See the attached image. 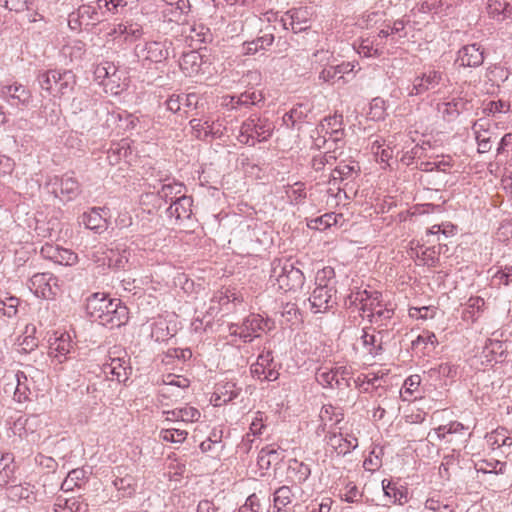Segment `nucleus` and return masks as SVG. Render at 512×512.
<instances>
[{
    "mask_svg": "<svg viewBox=\"0 0 512 512\" xmlns=\"http://www.w3.org/2000/svg\"><path fill=\"white\" fill-rule=\"evenodd\" d=\"M114 316L108 319H105L103 322V326H108L112 328H119L125 325L129 319L128 308L121 303V300L115 302L114 305Z\"/></svg>",
    "mask_w": 512,
    "mask_h": 512,
    "instance_id": "obj_30",
    "label": "nucleus"
},
{
    "mask_svg": "<svg viewBox=\"0 0 512 512\" xmlns=\"http://www.w3.org/2000/svg\"><path fill=\"white\" fill-rule=\"evenodd\" d=\"M328 445L337 451L338 454H347L358 446L356 437L343 438L341 435L332 433L328 436Z\"/></svg>",
    "mask_w": 512,
    "mask_h": 512,
    "instance_id": "obj_21",
    "label": "nucleus"
},
{
    "mask_svg": "<svg viewBox=\"0 0 512 512\" xmlns=\"http://www.w3.org/2000/svg\"><path fill=\"white\" fill-rule=\"evenodd\" d=\"M343 117L342 115H333L325 117L317 127L318 134L327 135L330 131L336 130L342 127Z\"/></svg>",
    "mask_w": 512,
    "mask_h": 512,
    "instance_id": "obj_45",
    "label": "nucleus"
},
{
    "mask_svg": "<svg viewBox=\"0 0 512 512\" xmlns=\"http://www.w3.org/2000/svg\"><path fill=\"white\" fill-rule=\"evenodd\" d=\"M0 98L10 107L17 110H24L32 102V94L30 90L17 82L1 86Z\"/></svg>",
    "mask_w": 512,
    "mask_h": 512,
    "instance_id": "obj_5",
    "label": "nucleus"
},
{
    "mask_svg": "<svg viewBox=\"0 0 512 512\" xmlns=\"http://www.w3.org/2000/svg\"><path fill=\"white\" fill-rule=\"evenodd\" d=\"M364 294H366V290H359L357 292L350 293L345 298L344 305L347 308H352L353 306L360 307L363 301H367V298H364Z\"/></svg>",
    "mask_w": 512,
    "mask_h": 512,
    "instance_id": "obj_61",
    "label": "nucleus"
},
{
    "mask_svg": "<svg viewBox=\"0 0 512 512\" xmlns=\"http://www.w3.org/2000/svg\"><path fill=\"white\" fill-rule=\"evenodd\" d=\"M450 80L442 71L431 69L417 76L409 91V96L423 95L428 91L439 92L441 87H447Z\"/></svg>",
    "mask_w": 512,
    "mask_h": 512,
    "instance_id": "obj_3",
    "label": "nucleus"
},
{
    "mask_svg": "<svg viewBox=\"0 0 512 512\" xmlns=\"http://www.w3.org/2000/svg\"><path fill=\"white\" fill-rule=\"evenodd\" d=\"M35 331L36 328L32 326L31 333L24 336L22 341L19 342V352L27 354L34 351L38 347V340L33 336Z\"/></svg>",
    "mask_w": 512,
    "mask_h": 512,
    "instance_id": "obj_57",
    "label": "nucleus"
},
{
    "mask_svg": "<svg viewBox=\"0 0 512 512\" xmlns=\"http://www.w3.org/2000/svg\"><path fill=\"white\" fill-rule=\"evenodd\" d=\"M72 348L73 345L70 335L62 333L59 337H56L53 342H50L48 355L57 359L59 363H62L67 359V355Z\"/></svg>",
    "mask_w": 512,
    "mask_h": 512,
    "instance_id": "obj_18",
    "label": "nucleus"
},
{
    "mask_svg": "<svg viewBox=\"0 0 512 512\" xmlns=\"http://www.w3.org/2000/svg\"><path fill=\"white\" fill-rule=\"evenodd\" d=\"M248 510L251 512H262L261 504L256 494H252L247 498L245 504L241 507L240 512H246Z\"/></svg>",
    "mask_w": 512,
    "mask_h": 512,
    "instance_id": "obj_63",
    "label": "nucleus"
},
{
    "mask_svg": "<svg viewBox=\"0 0 512 512\" xmlns=\"http://www.w3.org/2000/svg\"><path fill=\"white\" fill-rule=\"evenodd\" d=\"M271 322L259 314H250L241 324H231L229 330L231 335H238L244 342H250L253 338L259 337V332L270 330Z\"/></svg>",
    "mask_w": 512,
    "mask_h": 512,
    "instance_id": "obj_4",
    "label": "nucleus"
},
{
    "mask_svg": "<svg viewBox=\"0 0 512 512\" xmlns=\"http://www.w3.org/2000/svg\"><path fill=\"white\" fill-rule=\"evenodd\" d=\"M275 40L274 34L272 32H264L262 35H259L257 38L253 39L255 43H257V47L259 51L267 50Z\"/></svg>",
    "mask_w": 512,
    "mask_h": 512,
    "instance_id": "obj_62",
    "label": "nucleus"
},
{
    "mask_svg": "<svg viewBox=\"0 0 512 512\" xmlns=\"http://www.w3.org/2000/svg\"><path fill=\"white\" fill-rule=\"evenodd\" d=\"M0 4L10 11L19 13L30 10L33 0H0Z\"/></svg>",
    "mask_w": 512,
    "mask_h": 512,
    "instance_id": "obj_53",
    "label": "nucleus"
},
{
    "mask_svg": "<svg viewBox=\"0 0 512 512\" xmlns=\"http://www.w3.org/2000/svg\"><path fill=\"white\" fill-rule=\"evenodd\" d=\"M56 509L55 512H86L87 504L79 501L76 498L70 499H57V503L55 504Z\"/></svg>",
    "mask_w": 512,
    "mask_h": 512,
    "instance_id": "obj_37",
    "label": "nucleus"
},
{
    "mask_svg": "<svg viewBox=\"0 0 512 512\" xmlns=\"http://www.w3.org/2000/svg\"><path fill=\"white\" fill-rule=\"evenodd\" d=\"M132 368L126 365V361L121 358L111 359V363L105 366V372L116 377L118 382L125 383L129 379Z\"/></svg>",
    "mask_w": 512,
    "mask_h": 512,
    "instance_id": "obj_22",
    "label": "nucleus"
},
{
    "mask_svg": "<svg viewBox=\"0 0 512 512\" xmlns=\"http://www.w3.org/2000/svg\"><path fill=\"white\" fill-rule=\"evenodd\" d=\"M272 351H263L257 361L251 365L250 373L252 377L260 381H275L279 377V372L275 369Z\"/></svg>",
    "mask_w": 512,
    "mask_h": 512,
    "instance_id": "obj_7",
    "label": "nucleus"
},
{
    "mask_svg": "<svg viewBox=\"0 0 512 512\" xmlns=\"http://www.w3.org/2000/svg\"><path fill=\"white\" fill-rule=\"evenodd\" d=\"M335 278V271L327 266L319 270L316 274V283L318 286L329 285V282Z\"/></svg>",
    "mask_w": 512,
    "mask_h": 512,
    "instance_id": "obj_60",
    "label": "nucleus"
},
{
    "mask_svg": "<svg viewBox=\"0 0 512 512\" xmlns=\"http://www.w3.org/2000/svg\"><path fill=\"white\" fill-rule=\"evenodd\" d=\"M20 303V299L15 296H9L5 299H0V310L3 315L12 318L18 312V306Z\"/></svg>",
    "mask_w": 512,
    "mask_h": 512,
    "instance_id": "obj_52",
    "label": "nucleus"
},
{
    "mask_svg": "<svg viewBox=\"0 0 512 512\" xmlns=\"http://www.w3.org/2000/svg\"><path fill=\"white\" fill-rule=\"evenodd\" d=\"M354 69V65L350 62L341 63L338 65L329 64L324 67L319 74V79L325 82L335 81V79H341L343 74L350 73Z\"/></svg>",
    "mask_w": 512,
    "mask_h": 512,
    "instance_id": "obj_20",
    "label": "nucleus"
},
{
    "mask_svg": "<svg viewBox=\"0 0 512 512\" xmlns=\"http://www.w3.org/2000/svg\"><path fill=\"white\" fill-rule=\"evenodd\" d=\"M290 17V26L294 33H298L308 29V11L307 8L292 9L287 13Z\"/></svg>",
    "mask_w": 512,
    "mask_h": 512,
    "instance_id": "obj_28",
    "label": "nucleus"
},
{
    "mask_svg": "<svg viewBox=\"0 0 512 512\" xmlns=\"http://www.w3.org/2000/svg\"><path fill=\"white\" fill-rule=\"evenodd\" d=\"M393 314V309L382 308L381 306L378 309H376L375 312H372V314H367V318L371 323H375L381 326L383 325L384 321L391 319Z\"/></svg>",
    "mask_w": 512,
    "mask_h": 512,
    "instance_id": "obj_56",
    "label": "nucleus"
},
{
    "mask_svg": "<svg viewBox=\"0 0 512 512\" xmlns=\"http://www.w3.org/2000/svg\"><path fill=\"white\" fill-rule=\"evenodd\" d=\"M484 59V50L477 43L465 45L458 51L457 61L463 67H479Z\"/></svg>",
    "mask_w": 512,
    "mask_h": 512,
    "instance_id": "obj_13",
    "label": "nucleus"
},
{
    "mask_svg": "<svg viewBox=\"0 0 512 512\" xmlns=\"http://www.w3.org/2000/svg\"><path fill=\"white\" fill-rule=\"evenodd\" d=\"M468 102L462 98H454L451 101L445 103V109L443 110V116L449 119H454L460 115L461 112L466 110Z\"/></svg>",
    "mask_w": 512,
    "mask_h": 512,
    "instance_id": "obj_43",
    "label": "nucleus"
},
{
    "mask_svg": "<svg viewBox=\"0 0 512 512\" xmlns=\"http://www.w3.org/2000/svg\"><path fill=\"white\" fill-rule=\"evenodd\" d=\"M357 53L366 58H378L383 54V47L377 41V37H368L361 40L357 48Z\"/></svg>",
    "mask_w": 512,
    "mask_h": 512,
    "instance_id": "obj_26",
    "label": "nucleus"
},
{
    "mask_svg": "<svg viewBox=\"0 0 512 512\" xmlns=\"http://www.w3.org/2000/svg\"><path fill=\"white\" fill-rule=\"evenodd\" d=\"M46 185L56 197H64L66 201L74 200L81 192L78 180L69 175L53 176L49 178Z\"/></svg>",
    "mask_w": 512,
    "mask_h": 512,
    "instance_id": "obj_6",
    "label": "nucleus"
},
{
    "mask_svg": "<svg viewBox=\"0 0 512 512\" xmlns=\"http://www.w3.org/2000/svg\"><path fill=\"white\" fill-rule=\"evenodd\" d=\"M381 297L382 294L378 291L368 292L366 290L364 298H367V301H363L359 307V310L363 312V317H367V314H372V312L381 307Z\"/></svg>",
    "mask_w": 512,
    "mask_h": 512,
    "instance_id": "obj_39",
    "label": "nucleus"
},
{
    "mask_svg": "<svg viewBox=\"0 0 512 512\" xmlns=\"http://www.w3.org/2000/svg\"><path fill=\"white\" fill-rule=\"evenodd\" d=\"M385 115V101L380 97L373 98L372 101L370 102V108L368 113L369 118L374 121H379L383 120L385 118Z\"/></svg>",
    "mask_w": 512,
    "mask_h": 512,
    "instance_id": "obj_48",
    "label": "nucleus"
},
{
    "mask_svg": "<svg viewBox=\"0 0 512 512\" xmlns=\"http://www.w3.org/2000/svg\"><path fill=\"white\" fill-rule=\"evenodd\" d=\"M189 37L192 41H197L199 43H208L212 41L213 35L211 33L210 28L204 26L203 24L193 25L190 28Z\"/></svg>",
    "mask_w": 512,
    "mask_h": 512,
    "instance_id": "obj_44",
    "label": "nucleus"
},
{
    "mask_svg": "<svg viewBox=\"0 0 512 512\" xmlns=\"http://www.w3.org/2000/svg\"><path fill=\"white\" fill-rule=\"evenodd\" d=\"M478 127L482 128V125L478 124L477 122L474 123L473 129L475 130L476 134V141L478 144V152L479 153H487L491 150V138L489 136H485V134L481 133V131L478 129Z\"/></svg>",
    "mask_w": 512,
    "mask_h": 512,
    "instance_id": "obj_54",
    "label": "nucleus"
},
{
    "mask_svg": "<svg viewBox=\"0 0 512 512\" xmlns=\"http://www.w3.org/2000/svg\"><path fill=\"white\" fill-rule=\"evenodd\" d=\"M293 492L289 486L283 485L273 493V510L280 512L292 502Z\"/></svg>",
    "mask_w": 512,
    "mask_h": 512,
    "instance_id": "obj_34",
    "label": "nucleus"
},
{
    "mask_svg": "<svg viewBox=\"0 0 512 512\" xmlns=\"http://www.w3.org/2000/svg\"><path fill=\"white\" fill-rule=\"evenodd\" d=\"M57 282L50 273H35L29 280V288L36 296L48 299L56 295Z\"/></svg>",
    "mask_w": 512,
    "mask_h": 512,
    "instance_id": "obj_8",
    "label": "nucleus"
},
{
    "mask_svg": "<svg viewBox=\"0 0 512 512\" xmlns=\"http://www.w3.org/2000/svg\"><path fill=\"white\" fill-rule=\"evenodd\" d=\"M207 63L205 56L199 50L183 53L180 60L181 70L188 76H195L202 70V65Z\"/></svg>",
    "mask_w": 512,
    "mask_h": 512,
    "instance_id": "obj_16",
    "label": "nucleus"
},
{
    "mask_svg": "<svg viewBox=\"0 0 512 512\" xmlns=\"http://www.w3.org/2000/svg\"><path fill=\"white\" fill-rule=\"evenodd\" d=\"M172 42L165 39L164 41H149L145 44L143 51L146 52L145 60L153 63H160L169 57Z\"/></svg>",
    "mask_w": 512,
    "mask_h": 512,
    "instance_id": "obj_15",
    "label": "nucleus"
},
{
    "mask_svg": "<svg viewBox=\"0 0 512 512\" xmlns=\"http://www.w3.org/2000/svg\"><path fill=\"white\" fill-rule=\"evenodd\" d=\"M439 254L440 249L436 250V247L433 246L426 248L424 251H422L421 255L417 253V257L420 258L424 262V264L435 267L439 262Z\"/></svg>",
    "mask_w": 512,
    "mask_h": 512,
    "instance_id": "obj_58",
    "label": "nucleus"
},
{
    "mask_svg": "<svg viewBox=\"0 0 512 512\" xmlns=\"http://www.w3.org/2000/svg\"><path fill=\"white\" fill-rule=\"evenodd\" d=\"M193 199L191 196L180 195L170 203L166 213L170 218L175 220L190 219L192 215Z\"/></svg>",
    "mask_w": 512,
    "mask_h": 512,
    "instance_id": "obj_14",
    "label": "nucleus"
},
{
    "mask_svg": "<svg viewBox=\"0 0 512 512\" xmlns=\"http://www.w3.org/2000/svg\"><path fill=\"white\" fill-rule=\"evenodd\" d=\"M17 385L14 391V399L21 403L29 398L30 389L28 387V378L23 371H18L15 374Z\"/></svg>",
    "mask_w": 512,
    "mask_h": 512,
    "instance_id": "obj_36",
    "label": "nucleus"
},
{
    "mask_svg": "<svg viewBox=\"0 0 512 512\" xmlns=\"http://www.w3.org/2000/svg\"><path fill=\"white\" fill-rule=\"evenodd\" d=\"M15 471L14 456L11 453L0 454V487L6 486L13 478Z\"/></svg>",
    "mask_w": 512,
    "mask_h": 512,
    "instance_id": "obj_25",
    "label": "nucleus"
},
{
    "mask_svg": "<svg viewBox=\"0 0 512 512\" xmlns=\"http://www.w3.org/2000/svg\"><path fill=\"white\" fill-rule=\"evenodd\" d=\"M97 8L99 9L100 15L103 21L107 15H115L121 12L126 6V0H97Z\"/></svg>",
    "mask_w": 512,
    "mask_h": 512,
    "instance_id": "obj_31",
    "label": "nucleus"
},
{
    "mask_svg": "<svg viewBox=\"0 0 512 512\" xmlns=\"http://www.w3.org/2000/svg\"><path fill=\"white\" fill-rule=\"evenodd\" d=\"M33 488L29 483L12 484L7 487V495L12 501L27 500V502H31L35 500Z\"/></svg>",
    "mask_w": 512,
    "mask_h": 512,
    "instance_id": "obj_24",
    "label": "nucleus"
},
{
    "mask_svg": "<svg viewBox=\"0 0 512 512\" xmlns=\"http://www.w3.org/2000/svg\"><path fill=\"white\" fill-rule=\"evenodd\" d=\"M332 58L333 54L328 50L321 49L313 53V61L324 67H327L331 63Z\"/></svg>",
    "mask_w": 512,
    "mask_h": 512,
    "instance_id": "obj_64",
    "label": "nucleus"
},
{
    "mask_svg": "<svg viewBox=\"0 0 512 512\" xmlns=\"http://www.w3.org/2000/svg\"><path fill=\"white\" fill-rule=\"evenodd\" d=\"M187 435L188 433L185 430L175 428L163 429L160 432V438L171 443H182Z\"/></svg>",
    "mask_w": 512,
    "mask_h": 512,
    "instance_id": "obj_50",
    "label": "nucleus"
},
{
    "mask_svg": "<svg viewBox=\"0 0 512 512\" xmlns=\"http://www.w3.org/2000/svg\"><path fill=\"white\" fill-rule=\"evenodd\" d=\"M261 102H264V96L262 92L256 90H247L238 96H232L230 101L233 108L238 106L249 107L251 105H258Z\"/></svg>",
    "mask_w": 512,
    "mask_h": 512,
    "instance_id": "obj_23",
    "label": "nucleus"
},
{
    "mask_svg": "<svg viewBox=\"0 0 512 512\" xmlns=\"http://www.w3.org/2000/svg\"><path fill=\"white\" fill-rule=\"evenodd\" d=\"M361 172L360 165L358 162L350 160L349 162L341 161L339 164L333 169L330 175V182L333 184L336 181H344V180H354L359 176Z\"/></svg>",
    "mask_w": 512,
    "mask_h": 512,
    "instance_id": "obj_17",
    "label": "nucleus"
},
{
    "mask_svg": "<svg viewBox=\"0 0 512 512\" xmlns=\"http://www.w3.org/2000/svg\"><path fill=\"white\" fill-rule=\"evenodd\" d=\"M335 293L336 290L332 286L317 285L309 297V302L313 312L322 313L332 308L336 303L334 299Z\"/></svg>",
    "mask_w": 512,
    "mask_h": 512,
    "instance_id": "obj_11",
    "label": "nucleus"
},
{
    "mask_svg": "<svg viewBox=\"0 0 512 512\" xmlns=\"http://www.w3.org/2000/svg\"><path fill=\"white\" fill-rule=\"evenodd\" d=\"M361 339L363 341L364 346L369 347L370 354L377 356L382 353V341H379L374 334H370L366 328L363 329Z\"/></svg>",
    "mask_w": 512,
    "mask_h": 512,
    "instance_id": "obj_46",
    "label": "nucleus"
},
{
    "mask_svg": "<svg viewBox=\"0 0 512 512\" xmlns=\"http://www.w3.org/2000/svg\"><path fill=\"white\" fill-rule=\"evenodd\" d=\"M273 132V125L268 119L252 115L241 126V133L256 138L259 142L267 140Z\"/></svg>",
    "mask_w": 512,
    "mask_h": 512,
    "instance_id": "obj_9",
    "label": "nucleus"
},
{
    "mask_svg": "<svg viewBox=\"0 0 512 512\" xmlns=\"http://www.w3.org/2000/svg\"><path fill=\"white\" fill-rule=\"evenodd\" d=\"M103 210V208H92L90 212L83 214V223L88 229L94 230L95 232L106 229V220L100 213Z\"/></svg>",
    "mask_w": 512,
    "mask_h": 512,
    "instance_id": "obj_29",
    "label": "nucleus"
},
{
    "mask_svg": "<svg viewBox=\"0 0 512 512\" xmlns=\"http://www.w3.org/2000/svg\"><path fill=\"white\" fill-rule=\"evenodd\" d=\"M291 111L294 120L298 121L299 125L301 126V124L306 121L308 115L311 113L312 105L308 103H298L293 106Z\"/></svg>",
    "mask_w": 512,
    "mask_h": 512,
    "instance_id": "obj_55",
    "label": "nucleus"
},
{
    "mask_svg": "<svg viewBox=\"0 0 512 512\" xmlns=\"http://www.w3.org/2000/svg\"><path fill=\"white\" fill-rule=\"evenodd\" d=\"M485 301L481 297H470L466 308L463 310V317L465 319L471 318L472 321H476L479 317V313L483 311Z\"/></svg>",
    "mask_w": 512,
    "mask_h": 512,
    "instance_id": "obj_42",
    "label": "nucleus"
},
{
    "mask_svg": "<svg viewBox=\"0 0 512 512\" xmlns=\"http://www.w3.org/2000/svg\"><path fill=\"white\" fill-rule=\"evenodd\" d=\"M264 428H265V424H264L263 413L258 411V412H256L255 417L253 418V420L250 424V427H249L250 432L247 433L243 438V441L247 442V444H248L247 452L251 449L252 443L254 441L253 439L250 438L251 435L252 436L261 435L262 430Z\"/></svg>",
    "mask_w": 512,
    "mask_h": 512,
    "instance_id": "obj_40",
    "label": "nucleus"
},
{
    "mask_svg": "<svg viewBox=\"0 0 512 512\" xmlns=\"http://www.w3.org/2000/svg\"><path fill=\"white\" fill-rule=\"evenodd\" d=\"M288 472L293 474L299 484H302L310 477L311 468L308 464L293 458L288 462Z\"/></svg>",
    "mask_w": 512,
    "mask_h": 512,
    "instance_id": "obj_33",
    "label": "nucleus"
},
{
    "mask_svg": "<svg viewBox=\"0 0 512 512\" xmlns=\"http://www.w3.org/2000/svg\"><path fill=\"white\" fill-rule=\"evenodd\" d=\"M78 17L91 21L93 25H96L103 21L100 15L99 9L96 6L81 5L78 9Z\"/></svg>",
    "mask_w": 512,
    "mask_h": 512,
    "instance_id": "obj_49",
    "label": "nucleus"
},
{
    "mask_svg": "<svg viewBox=\"0 0 512 512\" xmlns=\"http://www.w3.org/2000/svg\"><path fill=\"white\" fill-rule=\"evenodd\" d=\"M340 369L341 368L328 370L319 368L315 374L317 382L321 384L323 387L333 388L334 385L340 387V379L338 377Z\"/></svg>",
    "mask_w": 512,
    "mask_h": 512,
    "instance_id": "obj_32",
    "label": "nucleus"
},
{
    "mask_svg": "<svg viewBox=\"0 0 512 512\" xmlns=\"http://www.w3.org/2000/svg\"><path fill=\"white\" fill-rule=\"evenodd\" d=\"M507 463L501 462L499 460H493V461H482L477 466V472L482 473H494V474H504L506 472Z\"/></svg>",
    "mask_w": 512,
    "mask_h": 512,
    "instance_id": "obj_47",
    "label": "nucleus"
},
{
    "mask_svg": "<svg viewBox=\"0 0 512 512\" xmlns=\"http://www.w3.org/2000/svg\"><path fill=\"white\" fill-rule=\"evenodd\" d=\"M120 35L124 36L127 42H134L140 39L143 35V28L140 24L131 21L119 23Z\"/></svg>",
    "mask_w": 512,
    "mask_h": 512,
    "instance_id": "obj_35",
    "label": "nucleus"
},
{
    "mask_svg": "<svg viewBox=\"0 0 512 512\" xmlns=\"http://www.w3.org/2000/svg\"><path fill=\"white\" fill-rule=\"evenodd\" d=\"M166 413L168 415L167 420L195 422L200 418L199 410L191 406L175 408L171 411H167Z\"/></svg>",
    "mask_w": 512,
    "mask_h": 512,
    "instance_id": "obj_27",
    "label": "nucleus"
},
{
    "mask_svg": "<svg viewBox=\"0 0 512 512\" xmlns=\"http://www.w3.org/2000/svg\"><path fill=\"white\" fill-rule=\"evenodd\" d=\"M119 299H111L105 293H94L86 300L87 315L96 322L103 319L106 311L112 309Z\"/></svg>",
    "mask_w": 512,
    "mask_h": 512,
    "instance_id": "obj_10",
    "label": "nucleus"
},
{
    "mask_svg": "<svg viewBox=\"0 0 512 512\" xmlns=\"http://www.w3.org/2000/svg\"><path fill=\"white\" fill-rule=\"evenodd\" d=\"M319 417L322 422L319 429L321 428L322 431H325L328 424L330 427L338 425L344 419V414L341 408L335 407L332 404H326L321 408Z\"/></svg>",
    "mask_w": 512,
    "mask_h": 512,
    "instance_id": "obj_19",
    "label": "nucleus"
},
{
    "mask_svg": "<svg viewBox=\"0 0 512 512\" xmlns=\"http://www.w3.org/2000/svg\"><path fill=\"white\" fill-rule=\"evenodd\" d=\"M509 7V3L505 0H488L487 11L493 18L504 19L506 17V11Z\"/></svg>",
    "mask_w": 512,
    "mask_h": 512,
    "instance_id": "obj_51",
    "label": "nucleus"
},
{
    "mask_svg": "<svg viewBox=\"0 0 512 512\" xmlns=\"http://www.w3.org/2000/svg\"><path fill=\"white\" fill-rule=\"evenodd\" d=\"M183 184L179 182H173L168 184H163L161 186V189L158 190V195L161 199L165 200L166 202L174 201L177 197L182 195V189Z\"/></svg>",
    "mask_w": 512,
    "mask_h": 512,
    "instance_id": "obj_41",
    "label": "nucleus"
},
{
    "mask_svg": "<svg viewBox=\"0 0 512 512\" xmlns=\"http://www.w3.org/2000/svg\"><path fill=\"white\" fill-rule=\"evenodd\" d=\"M487 442L491 446H511L512 445V439L509 436V432L504 427H498L491 433L487 434L486 436Z\"/></svg>",
    "mask_w": 512,
    "mask_h": 512,
    "instance_id": "obj_38",
    "label": "nucleus"
},
{
    "mask_svg": "<svg viewBox=\"0 0 512 512\" xmlns=\"http://www.w3.org/2000/svg\"><path fill=\"white\" fill-rule=\"evenodd\" d=\"M40 254L45 259L65 266L73 265L77 261V255L71 250L48 243L41 247Z\"/></svg>",
    "mask_w": 512,
    "mask_h": 512,
    "instance_id": "obj_12",
    "label": "nucleus"
},
{
    "mask_svg": "<svg viewBox=\"0 0 512 512\" xmlns=\"http://www.w3.org/2000/svg\"><path fill=\"white\" fill-rule=\"evenodd\" d=\"M37 81L42 90L53 94L56 91L61 96L73 91L76 85V75L71 70H48L40 73Z\"/></svg>",
    "mask_w": 512,
    "mask_h": 512,
    "instance_id": "obj_2",
    "label": "nucleus"
},
{
    "mask_svg": "<svg viewBox=\"0 0 512 512\" xmlns=\"http://www.w3.org/2000/svg\"><path fill=\"white\" fill-rule=\"evenodd\" d=\"M281 315L287 322L294 324L299 320L300 311L295 304L287 303L283 306Z\"/></svg>",
    "mask_w": 512,
    "mask_h": 512,
    "instance_id": "obj_59",
    "label": "nucleus"
},
{
    "mask_svg": "<svg viewBox=\"0 0 512 512\" xmlns=\"http://www.w3.org/2000/svg\"><path fill=\"white\" fill-rule=\"evenodd\" d=\"M270 281L284 292L297 291L305 282L303 272L288 259H274L271 262Z\"/></svg>",
    "mask_w": 512,
    "mask_h": 512,
    "instance_id": "obj_1",
    "label": "nucleus"
}]
</instances>
